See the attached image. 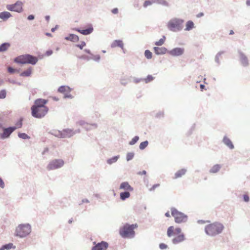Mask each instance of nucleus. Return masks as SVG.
<instances>
[{"label": "nucleus", "mask_w": 250, "mask_h": 250, "mask_svg": "<svg viewBox=\"0 0 250 250\" xmlns=\"http://www.w3.org/2000/svg\"><path fill=\"white\" fill-rule=\"evenodd\" d=\"M220 168H221L220 165H219L218 164L215 165L210 169L209 172L210 173H216L220 170Z\"/></svg>", "instance_id": "23"}, {"label": "nucleus", "mask_w": 250, "mask_h": 250, "mask_svg": "<svg viewBox=\"0 0 250 250\" xmlns=\"http://www.w3.org/2000/svg\"><path fill=\"white\" fill-rule=\"evenodd\" d=\"M27 19L29 20H32L34 19V16L32 15H30L28 17Z\"/></svg>", "instance_id": "50"}, {"label": "nucleus", "mask_w": 250, "mask_h": 250, "mask_svg": "<svg viewBox=\"0 0 250 250\" xmlns=\"http://www.w3.org/2000/svg\"><path fill=\"white\" fill-rule=\"evenodd\" d=\"M111 12L114 14H117L118 13V9L117 8H115L111 10Z\"/></svg>", "instance_id": "47"}, {"label": "nucleus", "mask_w": 250, "mask_h": 250, "mask_svg": "<svg viewBox=\"0 0 250 250\" xmlns=\"http://www.w3.org/2000/svg\"><path fill=\"white\" fill-rule=\"evenodd\" d=\"M234 34V32L233 30H230L229 32V35H233Z\"/></svg>", "instance_id": "55"}, {"label": "nucleus", "mask_w": 250, "mask_h": 250, "mask_svg": "<svg viewBox=\"0 0 250 250\" xmlns=\"http://www.w3.org/2000/svg\"><path fill=\"white\" fill-rule=\"evenodd\" d=\"M165 216L167 217H170V214L169 213V212H167L165 213Z\"/></svg>", "instance_id": "52"}, {"label": "nucleus", "mask_w": 250, "mask_h": 250, "mask_svg": "<svg viewBox=\"0 0 250 250\" xmlns=\"http://www.w3.org/2000/svg\"><path fill=\"white\" fill-rule=\"evenodd\" d=\"M118 158L119 156H114L113 158L108 159L107 161V163L110 165L112 164V163L116 162L117 161Z\"/></svg>", "instance_id": "34"}, {"label": "nucleus", "mask_w": 250, "mask_h": 250, "mask_svg": "<svg viewBox=\"0 0 250 250\" xmlns=\"http://www.w3.org/2000/svg\"><path fill=\"white\" fill-rule=\"evenodd\" d=\"M159 186H160V184H157L154 185L152 187V188H150V191L154 190L156 188L159 187Z\"/></svg>", "instance_id": "44"}, {"label": "nucleus", "mask_w": 250, "mask_h": 250, "mask_svg": "<svg viewBox=\"0 0 250 250\" xmlns=\"http://www.w3.org/2000/svg\"><path fill=\"white\" fill-rule=\"evenodd\" d=\"M66 40H69L72 42H77L79 41V37L74 34H70L68 37L65 38Z\"/></svg>", "instance_id": "22"}, {"label": "nucleus", "mask_w": 250, "mask_h": 250, "mask_svg": "<svg viewBox=\"0 0 250 250\" xmlns=\"http://www.w3.org/2000/svg\"><path fill=\"white\" fill-rule=\"evenodd\" d=\"M11 16V14L9 12L5 11L0 13V18L3 20L8 19Z\"/></svg>", "instance_id": "19"}, {"label": "nucleus", "mask_w": 250, "mask_h": 250, "mask_svg": "<svg viewBox=\"0 0 250 250\" xmlns=\"http://www.w3.org/2000/svg\"><path fill=\"white\" fill-rule=\"evenodd\" d=\"M204 15V14L203 13H200L198 15H197V17L198 18H200L202 17Z\"/></svg>", "instance_id": "51"}, {"label": "nucleus", "mask_w": 250, "mask_h": 250, "mask_svg": "<svg viewBox=\"0 0 250 250\" xmlns=\"http://www.w3.org/2000/svg\"><path fill=\"white\" fill-rule=\"evenodd\" d=\"M75 30L80 33L83 35H87L91 34L93 31V28L91 25H90L85 29H80L79 28H76L75 29Z\"/></svg>", "instance_id": "12"}, {"label": "nucleus", "mask_w": 250, "mask_h": 250, "mask_svg": "<svg viewBox=\"0 0 250 250\" xmlns=\"http://www.w3.org/2000/svg\"><path fill=\"white\" fill-rule=\"evenodd\" d=\"M22 126V121L20 120L16 125L15 126H13V127H16L17 128H21Z\"/></svg>", "instance_id": "39"}, {"label": "nucleus", "mask_w": 250, "mask_h": 250, "mask_svg": "<svg viewBox=\"0 0 250 250\" xmlns=\"http://www.w3.org/2000/svg\"><path fill=\"white\" fill-rule=\"evenodd\" d=\"M172 216L174 218L175 222L177 223L185 222L187 220V216L183 213L179 211L175 208H171Z\"/></svg>", "instance_id": "7"}, {"label": "nucleus", "mask_w": 250, "mask_h": 250, "mask_svg": "<svg viewBox=\"0 0 250 250\" xmlns=\"http://www.w3.org/2000/svg\"><path fill=\"white\" fill-rule=\"evenodd\" d=\"M246 4L248 6H250V0H247Z\"/></svg>", "instance_id": "53"}, {"label": "nucleus", "mask_w": 250, "mask_h": 250, "mask_svg": "<svg viewBox=\"0 0 250 250\" xmlns=\"http://www.w3.org/2000/svg\"><path fill=\"white\" fill-rule=\"evenodd\" d=\"M0 187L2 188H4V183L2 179L0 177Z\"/></svg>", "instance_id": "45"}, {"label": "nucleus", "mask_w": 250, "mask_h": 250, "mask_svg": "<svg viewBox=\"0 0 250 250\" xmlns=\"http://www.w3.org/2000/svg\"><path fill=\"white\" fill-rule=\"evenodd\" d=\"M130 197L129 191H125L120 193V198L122 200H125V199Z\"/></svg>", "instance_id": "24"}, {"label": "nucleus", "mask_w": 250, "mask_h": 250, "mask_svg": "<svg viewBox=\"0 0 250 250\" xmlns=\"http://www.w3.org/2000/svg\"><path fill=\"white\" fill-rule=\"evenodd\" d=\"M224 229L223 224L215 222L207 225L205 228V231L208 235L214 236L221 233Z\"/></svg>", "instance_id": "3"}, {"label": "nucleus", "mask_w": 250, "mask_h": 250, "mask_svg": "<svg viewBox=\"0 0 250 250\" xmlns=\"http://www.w3.org/2000/svg\"><path fill=\"white\" fill-rule=\"evenodd\" d=\"M223 142L225 145H226L229 148L233 149L234 148V146L230 141V140L227 137H224L223 139Z\"/></svg>", "instance_id": "18"}, {"label": "nucleus", "mask_w": 250, "mask_h": 250, "mask_svg": "<svg viewBox=\"0 0 250 250\" xmlns=\"http://www.w3.org/2000/svg\"><path fill=\"white\" fill-rule=\"evenodd\" d=\"M53 53V51L51 50H48L46 52L45 54L46 56H48L51 55Z\"/></svg>", "instance_id": "48"}, {"label": "nucleus", "mask_w": 250, "mask_h": 250, "mask_svg": "<svg viewBox=\"0 0 250 250\" xmlns=\"http://www.w3.org/2000/svg\"><path fill=\"white\" fill-rule=\"evenodd\" d=\"M6 95V91L2 90L0 91V99H4L5 98Z\"/></svg>", "instance_id": "38"}, {"label": "nucleus", "mask_w": 250, "mask_h": 250, "mask_svg": "<svg viewBox=\"0 0 250 250\" xmlns=\"http://www.w3.org/2000/svg\"><path fill=\"white\" fill-rule=\"evenodd\" d=\"M194 27V23L191 21H188L186 23V30H190L192 29Z\"/></svg>", "instance_id": "28"}, {"label": "nucleus", "mask_w": 250, "mask_h": 250, "mask_svg": "<svg viewBox=\"0 0 250 250\" xmlns=\"http://www.w3.org/2000/svg\"><path fill=\"white\" fill-rule=\"evenodd\" d=\"M182 21L178 20H173L168 23V28L171 31H176L181 29Z\"/></svg>", "instance_id": "10"}, {"label": "nucleus", "mask_w": 250, "mask_h": 250, "mask_svg": "<svg viewBox=\"0 0 250 250\" xmlns=\"http://www.w3.org/2000/svg\"><path fill=\"white\" fill-rule=\"evenodd\" d=\"M13 247L12 243H9L5 245L2 246L0 248V250H10Z\"/></svg>", "instance_id": "30"}, {"label": "nucleus", "mask_w": 250, "mask_h": 250, "mask_svg": "<svg viewBox=\"0 0 250 250\" xmlns=\"http://www.w3.org/2000/svg\"><path fill=\"white\" fill-rule=\"evenodd\" d=\"M138 140H139V137L135 136L129 142V144L131 145H133L135 144L138 141Z\"/></svg>", "instance_id": "37"}, {"label": "nucleus", "mask_w": 250, "mask_h": 250, "mask_svg": "<svg viewBox=\"0 0 250 250\" xmlns=\"http://www.w3.org/2000/svg\"><path fill=\"white\" fill-rule=\"evenodd\" d=\"M47 100L38 99L35 101V104L31 107L32 115L37 118L44 117L48 111V108L45 105Z\"/></svg>", "instance_id": "1"}, {"label": "nucleus", "mask_w": 250, "mask_h": 250, "mask_svg": "<svg viewBox=\"0 0 250 250\" xmlns=\"http://www.w3.org/2000/svg\"><path fill=\"white\" fill-rule=\"evenodd\" d=\"M120 189H124L127 191H132L133 190V188L131 187L127 182L122 183L120 185Z\"/></svg>", "instance_id": "15"}, {"label": "nucleus", "mask_w": 250, "mask_h": 250, "mask_svg": "<svg viewBox=\"0 0 250 250\" xmlns=\"http://www.w3.org/2000/svg\"><path fill=\"white\" fill-rule=\"evenodd\" d=\"M10 47L9 43H4L0 45V52L6 51Z\"/></svg>", "instance_id": "25"}, {"label": "nucleus", "mask_w": 250, "mask_h": 250, "mask_svg": "<svg viewBox=\"0 0 250 250\" xmlns=\"http://www.w3.org/2000/svg\"><path fill=\"white\" fill-rule=\"evenodd\" d=\"M108 247V244L107 242L102 241L101 243H98L92 249V250H106Z\"/></svg>", "instance_id": "11"}, {"label": "nucleus", "mask_w": 250, "mask_h": 250, "mask_svg": "<svg viewBox=\"0 0 250 250\" xmlns=\"http://www.w3.org/2000/svg\"><path fill=\"white\" fill-rule=\"evenodd\" d=\"M86 52H87L88 53H89V51H86Z\"/></svg>", "instance_id": "59"}, {"label": "nucleus", "mask_w": 250, "mask_h": 250, "mask_svg": "<svg viewBox=\"0 0 250 250\" xmlns=\"http://www.w3.org/2000/svg\"><path fill=\"white\" fill-rule=\"evenodd\" d=\"M148 144V143L147 141L142 142L139 146L140 149H144L147 146Z\"/></svg>", "instance_id": "35"}, {"label": "nucleus", "mask_w": 250, "mask_h": 250, "mask_svg": "<svg viewBox=\"0 0 250 250\" xmlns=\"http://www.w3.org/2000/svg\"><path fill=\"white\" fill-rule=\"evenodd\" d=\"M31 231V228L29 224H21L16 228L15 234L18 237L22 238L29 234Z\"/></svg>", "instance_id": "6"}, {"label": "nucleus", "mask_w": 250, "mask_h": 250, "mask_svg": "<svg viewBox=\"0 0 250 250\" xmlns=\"http://www.w3.org/2000/svg\"><path fill=\"white\" fill-rule=\"evenodd\" d=\"M111 47L112 48L120 47L122 49H124V43L123 42V41L121 40H115L111 43Z\"/></svg>", "instance_id": "17"}, {"label": "nucleus", "mask_w": 250, "mask_h": 250, "mask_svg": "<svg viewBox=\"0 0 250 250\" xmlns=\"http://www.w3.org/2000/svg\"><path fill=\"white\" fill-rule=\"evenodd\" d=\"M162 0H146L143 4V6L144 7H147L148 6L151 5L153 3L158 2H161Z\"/></svg>", "instance_id": "20"}, {"label": "nucleus", "mask_w": 250, "mask_h": 250, "mask_svg": "<svg viewBox=\"0 0 250 250\" xmlns=\"http://www.w3.org/2000/svg\"><path fill=\"white\" fill-rule=\"evenodd\" d=\"M167 235L169 237H173L172 243L177 244L183 242L185 239L184 234L182 232L180 228H174L173 226L168 227L167 230Z\"/></svg>", "instance_id": "2"}, {"label": "nucleus", "mask_w": 250, "mask_h": 250, "mask_svg": "<svg viewBox=\"0 0 250 250\" xmlns=\"http://www.w3.org/2000/svg\"><path fill=\"white\" fill-rule=\"evenodd\" d=\"M241 61L244 66H247L249 63L247 58L243 54L241 55Z\"/></svg>", "instance_id": "27"}, {"label": "nucleus", "mask_w": 250, "mask_h": 250, "mask_svg": "<svg viewBox=\"0 0 250 250\" xmlns=\"http://www.w3.org/2000/svg\"><path fill=\"white\" fill-rule=\"evenodd\" d=\"M22 6L23 3L21 1H18L15 4L7 5L6 8L11 11L21 13L23 10Z\"/></svg>", "instance_id": "9"}, {"label": "nucleus", "mask_w": 250, "mask_h": 250, "mask_svg": "<svg viewBox=\"0 0 250 250\" xmlns=\"http://www.w3.org/2000/svg\"><path fill=\"white\" fill-rule=\"evenodd\" d=\"M138 227L137 224L130 225L126 224L120 229V234L124 238L132 237L134 236L135 232L134 229Z\"/></svg>", "instance_id": "4"}, {"label": "nucleus", "mask_w": 250, "mask_h": 250, "mask_svg": "<svg viewBox=\"0 0 250 250\" xmlns=\"http://www.w3.org/2000/svg\"><path fill=\"white\" fill-rule=\"evenodd\" d=\"M18 136L20 138H22L23 139H26L30 138V137L26 134L24 133H19Z\"/></svg>", "instance_id": "36"}, {"label": "nucleus", "mask_w": 250, "mask_h": 250, "mask_svg": "<svg viewBox=\"0 0 250 250\" xmlns=\"http://www.w3.org/2000/svg\"><path fill=\"white\" fill-rule=\"evenodd\" d=\"M8 72H9L10 73H13L15 72V69L12 68L11 67H8Z\"/></svg>", "instance_id": "46"}, {"label": "nucleus", "mask_w": 250, "mask_h": 250, "mask_svg": "<svg viewBox=\"0 0 250 250\" xmlns=\"http://www.w3.org/2000/svg\"><path fill=\"white\" fill-rule=\"evenodd\" d=\"M165 40H166L165 37L163 36V38H162L160 40H159V41L156 42L155 43V44L156 45H158V46H161V45H163L164 43Z\"/></svg>", "instance_id": "31"}, {"label": "nucleus", "mask_w": 250, "mask_h": 250, "mask_svg": "<svg viewBox=\"0 0 250 250\" xmlns=\"http://www.w3.org/2000/svg\"><path fill=\"white\" fill-rule=\"evenodd\" d=\"M14 62L21 64L30 63L35 64L38 62V59L30 55H21L14 60Z\"/></svg>", "instance_id": "5"}, {"label": "nucleus", "mask_w": 250, "mask_h": 250, "mask_svg": "<svg viewBox=\"0 0 250 250\" xmlns=\"http://www.w3.org/2000/svg\"><path fill=\"white\" fill-rule=\"evenodd\" d=\"M84 46H85V43L84 42H81L80 44L77 45V46L79 47L81 49H82Z\"/></svg>", "instance_id": "41"}, {"label": "nucleus", "mask_w": 250, "mask_h": 250, "mask_svg": "<svg viewBox=\"0 0 250 250\" xmlns=\"http://www.w3.org/2000/svg\"><path fill=\"white\" fill-rule=\"evenodd\" d=\"M31 72H32V69L31 68H30L28 69L27 70L22 72L21 74V76H23V77L29 76L31 74Z\"/></svg>", "instance_id": "29"}, {"label": "nucleus", "mask_w": 250, "mask_h": 250, "mask_svg": "<svg viewBox=\"0 0 250 250\" xmlns=\"http://www.w3.org/2000/svg\"><path fill=\"white\" fill-rule=\"evenodd\" d=\"M163 3L165 4V5H167V2L166 1H164V2Z\"/></svg>", "instance_id": "56"}, {"label": "nucleus", "mask_w": 250, "mask_h": 250, "mask_svg": "<svg viewBox=\"0 0 250 250\" xmlns=\"http://www.w3.org/2000/svg\"><path fill=\"white\" fill-rule=\"evenodd\" d=\"M154 79V78L152 75H148L146 78L144 79V81L146 83H148L153 81Z\"/></svg>", "instance_id": "32"}, {"label": "nucleus", "mask_w": 250, "mask_h": 250, "mask_svg": "<svg viewBox=\"0 0 250 250\" xmlns=\"http://www.w3.org/2000/svg\"><path fill=\"white\" fill-rule=\"evenodd\" d=\"M187 170L185 169H181L177 171L175 174V178H178L185 174Z\"/></svg>", "instance_id": "21"}, {"label": "nucleus", "mask_w": 250, "mask_h": 250, "mask_svg": "<svg viewBox=\"0 0 250 250\" xmlns=\"http://www.w3.org/2000/svg\"><path fill=\"white\" fill-rule=\"evenodd\" d=\"M145 57L148 59H151L152 57V53L148 50H146L145 51Z\"/></svg>", "instance_id": "33"}, {"label": "nucleus", "mask_w": 250, "mask_h": 250, "mask_svg": "<svg viewBox=\"0 0 250 250\" xmlns=\"http://www.w3.org/2000/svg\"><path fill=\"white\" fill-rule=\"evenodd\" d=\"M54 30H55L54 28H52V29H51V31H52V32H54Z\"/></svg>", "instance_id": "58"}, {"label": "nucleus", "mask_w": 250, "mask_h": 250, "mask_svg": "<svg viewBox=\"0 0 250 250\" xmlns=\"http://www.w3.org/2000/svg\"><path fill=\"white\" fill-rule=\"evenodd\" d=\"M159 247L162 250H164V249H166L167 248V246L164 244V243H161L160 245H159Z\"/></svg>", "instance_id": "40"}, {"label": "nucleus", "mask_w": 250, "mask_h": 250, "mask_svg": "<svg viewBox=\"0 0 250 250\" xmlns=\"http://www.w3.org/2000/svg\"><path fill=\"white\" fill-rule=\"evenodd\" d=\"M200 88L201 89V90H203V89L205 88V85L203 84H200Z\"/></svg>", "instance_id": "54"}, {"label": "nucleus", "mask_w": 250, "mask_h": 250, "mask_svg": "<svg viewBox=\"0 0 250 250\" xmlns=\"http://www.w3.org/2000/svg\"><path fill=\"white\" fill-rule=\"evenodd\" d=\"M146 170H143L142 171L139 172L138 174L139 175H146Z\"/></svg>", "instance_id": "49"}, {"label": "nucleus", "mask_w": 250, "mask_h": 250, "mask_svg": "<svg viewBox=\"0 0 250 250\" xmlns=\"http://www.w3.org/2000/svg\"><path fill=\"white\" fill-rule=\"evenodd\" d=\"M243 198H244V200L246 202H249L250 200L249 197L248 195H247V194L244 195Z\"/></svg>", "instance_id": "43"}, {"label": "nucleus", "mask_w": 250, "mask_h": 250, "mask_svg": "<svg viewBox=\"0 0 250 250\" xmlns=\"http://www.w3.org/2000/svg\"><path fill=\"white\" fill-rule=\"evenodd\" d=\"M47 35H48V36H49V35H50V34H49V33H47Z\"/></svg>", "instance_id": "60"}, {"label": "nucleus", "mask_w": 250, "mask_h": 250, "mask_svg": "<svg viewBox=\"0 0 250 250\" xmlns=\"http://www.w3.org/2000/svg\"><path fill=\"white\" fill-rule=\"evenodd\" d=\"M184 49L182 48H175L169 51V54L174 56H180L184 53Z\"/></svg>", "instance_id": "14"}, {"label": "nucleus", "mask_w": 250, "mask_h": 250, "mask_svg": "<svg viewBox=\"0 0 250 250\" xmlns=\"http://www.w3.org/2000/svg\"><path fill=\"white\" fill-rule=\"evenodd\" d=\"M154 51L156 54L157 55H162L166 53L167 51V49L164 47H154Z\"/></svg>", "instance_id": "16"}, {"label": "nucleus", "mask_w": 250, "mask_h": 250, "mask_svg": "<svg viewBox=\"0 0 250 250\" xmlns=\"http://www.w3.org/2000/svg\"><path fill=\"white\" fill-rule=\"evenodd\" d=\"M70 91V88L67 86H61L58 89V91L61 93H64Z\"/></svg>", "instance_id": "26"}, {"label": "nucleus", "mask_w": 250, "mask_h": 250, "mask_svg": "<svg viewBox=\"0 0 250 250\" xmlns=\"http://www.w3.org/2000/svg\"><path fill=\"white\" fill-rule=\"evenodd\" d=\"M64 165V162L61 159H55L51 161L47 167L48 170H53L62 167Z\"/></svg>", "instance_id": "8"}, {"label": "nucleus", "mask_w": 250, "mask_h": 250, "mask_svg": "<svg viewBox=\"0 0 250 250\" xmlns=\"http://www.w3.org/2000/svg\"><path fill=\"white\" fill-rule=\"evenodd\" d=\"M16 129V127H10L3 129V134L1 135V138L4 139L7 138L9 135Z\"/></svg>", "instance_id": "13"}, {"label": "nucleus", "mask_w": 250, "mask_h": 250, "mask_svg": "<svg viewBox=\"0 0 250 250\" xmlns=\"http://www.w3.org/2000/svg\"><path fill=\"white\" fill-rule=\"evenodd\" d=\"M133 157V154L132 153H128L127 155V160L129 161Z\"/></svg>", "instance_id": "42"}, {"label": "nucleus", "mask_w": 250, "mask_h": 250, "mask_svg": "<svg viewBox=\"0 0 250 250\" xmlns=\"http://www.w3.org/2000/svg\"><path fill=\"white\" fill-rule=\"evenodd\" d=\"M53 99L54 100H56V101L58 100V99H57V98H55V97H53Z\"/></svg>", "instance_id": "57"}]
</instances>
